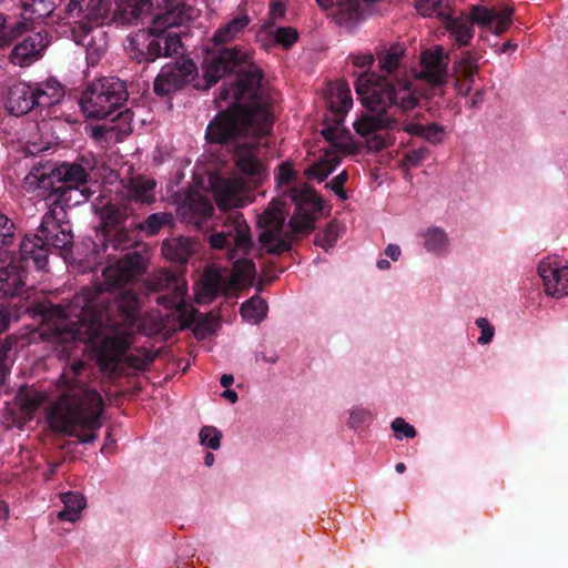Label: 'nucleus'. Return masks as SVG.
Instances as JSON below:
<instances>
[{"label": "nucleus", "mask_w": 568, "mask_h": 568, "mask_svg": "<svg viewBox=\"0 0 568 568\" xmlns=\"http://www.w3.org/2000/svg\"><path fill=\"white\" fill-rule=\"evenodd\" d=\"M113 234L105 233L108 243L122 253L102 272V282L83 287L65 305L49 301L38 302L27 311L41 320L40 336L69 352L73 342L91 343L103 327L132 323L139 315V298L126 286L133 284L148 270L146 245L138 240V230L130 222Z\"/></svg>", "instance_id": "nucleus-1"}, {"label": "nucleus", "mask_w": 568, "mask_h": 568, "mask_svg": "<svg viewBox=\"0 0 568 568\" xmlns=\"http://www.w3.org/2000/svg\"><path fill=\"white\" fill-rule=\"evenodd\" d=\"M203 74L210 87L225 75H236L230 85L219 89L216 100L232 102L207 124L206 142L231 151L236 168L244 175H261L264 170L257 156L261 140L272 132L274 123L273 100L262 87L263 70L254 63L248 49L234 45L207 55Z\"/></svg>", "instance_id": "nucleus-2"}, {"label": "nucleus", "mask_w": 568, "mask_h": 568, "mask_svg": "<svg viewBox=\"0 0 568 568\" xmlns=\"http://www.w3.org/2000/svg\"><path fill=\"white\" fill-rule=\"evenodd\" d=\"M355 91L367 112L354 122V130L367 139V148L379 152L393 143L388 132L396 130L402 116L419 105L420 94L409 81L363 72L355 81Z\"/></svg>", "instance_id": "nucleus-3"}, {"label": "nucleus", "mask_w": 568, "mask_h": 568, "mask_svg": "<svg viewBox=\"0 0 568 568\" xmlns=\"http://www.w3.org/2000/svg\"><path fill=\"white\" fill-rule=\"evenodd\" d=\"M83 368L84 363L78 361L60 376L61 394L48 410V423L53 432L89 444L98 438L102 426L103 399L98 390L77 379Z\"/></svg>", "instance_id": "nucleus-4"}, {"label": "nucleus", "mask_w": 568, "mask_h": 568, "mask_svg": "<svg viewBox=\"0 0 568 568\" xmlns=\"http://www.w3.org/2000/svg\"><path fill=\"white\" fill-rule=\"evenodd\" d=\"M284 195L295 205L288 220V230L284 231L287 211L282 200H273L257 217V226L261 229L258 242L267 253L274 255L290 251L291 242L296 236L313 232L315 220L323 209L322 199L306 183L288 186Z\"/></svg>", "instance_id": "nucleus-5"}, {"label": "nucleus", "mask_w": 568, "mask_h": 568, "mask_svg": "<svg viewBox=\"0 0 568 568\" xmlns=\"http://www.w3.org/2000/svg\"><path fill=\"white\" fill-rule=\"evenodd\" d=\"M209 242L215 250L225 251L230 261H234L231 282L235 286L252 285L256 268L253 260L245 257L253 247L250 226L239 212H232L222 230L213 233Z\"/></svg>", "instance_id": "nucleus-6"}, {"label": "nucleus", "mask_w": 568, "mask_h": 568, "mask_svg": "<svg viewBox=\"0 0 568 568\" xmlns=\"http://www.w3.org/2000/svg\"><path fill=\"white\" fill-rule=\"evenodd\" d=\"M65 216L63 209L52 207L42 216L38 233L21 241L19 252L24 260H31L37 270L45 268L51 250H71L73 233Z\"/></svg>", "instance_id": "nucleus-7"}, {"label": "nucleus", "mask_w": 568, "mask_h": 568, "mask_svg": "<svg viewBox=\"0 0 568 568\" xmlns=\"http://www.w3.org/2000/svg\"><path fill=\"white\" fill-rule=\"evenodd\" d=\"M128 98L124 81L116 77H103L88 84L81 94L80 106L87 118L102 120L120 112Z\"/></svg>", "instance_id": "nucleus-8"}, {"label": "nucleus", "mask_w": 568, "mask_h": 568, "mask_svg": "<svg viewBox=\"0 0 568 568\" xmlns=\"http://www.w3.org/2000/svg\"><path fill=\"white\" fill-rule=\"evenodd\" d=\"M126 51L138 63H152L159 58L182 54V42L172 30L142 31L128 39Z\"/></svg>", "instance_id": "nucleus-9"}, {"label": "nucleus", "mask_w": 568, "mask_h": 568, "mask_svg": "<svg viewBox=\"0 0 568 568\" xmlns=\"http://www.w3.org/2000/svg\"><path fill=\"white\" fill-rule=\"evenodd\" d=\"M90 174L85 166L78 162H62L60 165L50 168V172L33 168L27 176L30 184L37 189L49 190V193L59 192L63 189H79L88 184Z\"/></svg>", "instance_id": "nucleus-10"}, {"label": "nucleus", "mask_w": 568, "mask_h": 568, "mask_svg": "<svg viewBox=\"0 0 568 568\" xmlns=\"http://www.w3.org/2000/svg\"><path fill=\"white\" fill-rule=\"evenodd\" d=\"M328 114L325 115V124L321 133L324 139L338 151H345L347 145L337 140L346 132L342 129L344 118L353 105L351 90L345 83L337 85V93L327 99Z\"/></svg>", "instance_id": "nucleus-11"}, {"label": "nucleus", "mask_w": 568, "mask_h": 568, "mask_svg": "<svg viewBox=\"0 0 568 568\" xmlns=\"http://www.w3.org/2000/svg\"><path fill=\"white\" fill-rule=\"evenodd\" d=\"M197 75V68L193 60L181 58L174 63H168L162 67L156 75L153 90L155 94L165 97L174 91L182 89L193 81Z\"/></svg>", "instance_id": "nucleus-12"}, {"label": "nucleus", "mask_w": 568, "mask_h": 568, "mask_svg": "<svg viewBox=\"0 0 568 568\" xmlns=\"http://www.w3.org/2000/svg\"><path fill=\"white\" fill-rule=\"evenodd\" d=\"M466 12L474 27L499 37L511 27L515 10L509 6H503L498 9L477 3L468 6Z\"/></svg>", "instance_id": "nucleus-13"}, {"label": "nucleus", "mask_w": 568, "mask_h": 568, "mask_svg": "<svg viewBox=\"0 0 568 568\" xmlns=\"http://www.w3.org/2000/svg\"><path fill=\"white\" fill-rule=\"evenodd\" d=\"M101 27L79 22L71 30L74 42L85 48L87 61L91 67L100 62L109 48L108 34Z\"/></svg>", "instance_id": "nucleus-14"}, {"label": "nucleus", "mask_w": 568, "mask_h": 568, "mask_svg": "<svg viewBox=\"0 0 568 568\" xmlns=\"http://www.w3.org/2000/svg\"><path fill=\"white\" fill-rule=\"evenodd\" d=\"M448 62L449 57L440 45L423 51L420 54V69L416 74V79L423 80L434 88L440 87L447 79Z\"/></svg>", "instance_id": "nucleus-15"}, {"label": "nucleus", "mask_w": 568, "mask_h": 568, "mask_svg": "<svg viewBox=\"0 0 568 568\" xmlns=\"http://www.w3.org/2000/svg\"><path fill=\"white\" fill-rule=\"evenodd\" d=\"M111 0H69L65 12L75 23L103 26L110 20Z\"/></svg>", "instance_id": "nucleus-16"}, {"label": "nucleus", "mask_w": 568, "mask_h": 568, "mask_svg": "<svg viewBox=\"0 0 568 568\" xmlns=\"http://www.w3.org/2000/svg\"><path fill=\"white\" fill-rule=\"evenodd\" d=\"M31 260H12L7 265L0 264V298L18 297L24 292L28 266Z\"/></svg>", "instance_id": "nucleus-17"}, {"label": "nucleus", "mask_w": 568, "mask_h": 568, "mask_svg": "<svg viewBox=\"0 0 568 568\" xmlns=\"http://www.w3.org/2000/svg\"><path fill=\"white\" fill-rule=\"evenodd\" d=\"M49 41L41 32H33L14 44L9 55L10 62L26 68L42 57Z\"/></svg>", "instance_id": "nucleus-18"}, {"label": "nucleus", "mask_w": 568, "mask_h": 568, "mask_svg": "<svg viewBox=\"0 0 568 568\" xmlns=\"http://www.w3.org/2000/svg\"><path fill=\"white\" fill-rule=\"evenodd\" d=\"M547 295L559 298L568 294V266H557L542 261L538 265Z\"/></svg>", "instance_id": "nucleus-19"}, {"label": "nucleus", "mask_w": 568, "mask_h": 568, "mask_svg": "<svg viewBox=\"0 0 568 568\" xmlns=\"http://www.w3.org/2000/svg\"><path fill=\"white\" fill-rule=\"evenodd\" d=\"M6 109L16 116H21L36 108L33 85L26 82L12 84L6 95Z\"/></svg>", "instance_id": "nucleus-20"}, {"label": "nucleus", "mask_w": 568, "mask_h": 568, "mask_svg": "<svg viewBox=\"0 0 568 568\" xmlns=\"http://www.w3.org/2000/svg\"><path fill=\"white\" fill-rule=\"evenodd\" d=\"M442 22L456 44L459 47L470 44L475 30L466 11L462 12L458 17H453L447 12Z\"/></svg>", "instance_id": "nucleus-21"}, {"label": "nucleus", "mask_w": 568, "mask_h": 568, "mask_svg": "<svg viewBox=\"0 0 568 568\" xmlns=\"http://www.w3.org/2000/svg\"><path fill=\"white\" fill-rule=\"evenodd\" d=\"M133 209L129 203L121 205L108 203L100 211L102 226L105 233H111L113 230L122 227L131 222Z\"/></svg>", "instance_id": "nucleus-22"}, {"label": "nucleus", "mask_w": 568, "mask_h": 568, "mask_svg": "<svg viewBox=\"0 0 568 568\" xmlns=\"http://www.w3.org/2000/svg\"><path fill=\"white\" fill-rule=\"evenodd\" d=\"M194 253V242L190 237L166 239L162 243V254L171 262L185 265Z\"/></svg>", "instance_id": "nucleus-23"}, {"label": "nucleus", "mask_w": 568, "mask_h": 568, "mask_svg": "<svg viewBox=\"0 0 568 568\" xmlns=\"http://www.w3.org/2000/svg\"><path fill=\"white\" fill-rule=\"evenodd\" d=\"M456 77L455 87L458 94L467 97L474 85L475 75L478 73V65L476 60L470 55L463 57L454 65Z\"/></svg>", "instance_id": "nucleus-24"}, {"label": "nucleus", "mask_w": 568, "mask_h": 568, "mask_svg": "<svg viewBox=\"0 0 568 568\" xmlns=\"http://www.w3.org/2000/svg\"><path fill=\"white\" fill-rule=\"evenodd\" d=\"M155 186L156 182L151 178H145L143 175L130 178L125 185L129 195L128 203L131 205V202L141 204H150L154 202Z\"/></svg>", "instance_id": "nucleus-25"}, {"label": "nucleus", "mask_w": 568, "mask_h": 568, "mask_svg": "<svg viewBox=\"0 0 568 568\" xmlns=\"http://www.w3.org/2000/svg\"><path fill=\"white\" fill-rule=\"evenodd\" d=\"M182 215L195 225L204 223L213 213L211 201L202 195L189 196L181 206Z\"/></svg>", "instance_id": "nucleus-26"}, {"label": "nucleus", "mask_w": 568, "mask_h": 568, "mask_svg": "<svg viewBox=\"0 0 568 568\" xmlns=\"http://www.w3.org/2000/svg\"><path fill=\"white\" fill-rule=\"evenodd\" d=\"M90 196L91 192L85 185L79 189L69 187L59 192L48 193L47 200L50 201L51 205L57 207V210L63 209V211H65V207L79 205L88 201Z\"/></svg>", "instance_id": "nucleus-27"}, {"label": "nucleus", "mask_w": 568, "mask_h": 568, "mask_svg": "<svg viewBox=\"0 0 568 568\" xmlns=\"http://www.w3.org/2000/svg\"><path fill=\"white\" fill-rule=\"evenodd\" d=\"M111 121L112 125L99 124L92 126V138L98 141L106 140V135L115 130L120 133H130L132 131L133 112L130 109H124L118 112Z\"/></svg>", "instance_id": "nucleus-28"}, {"label": "nucleus", "mask_w": 568, "mask_h": 568, "mask_svg": "<svg viewBox=\"0 0 568 568\" xmlns=\"http://www.w3.org/2000/svg\"><path fill=\"white\" fill-rule=\"evenodd\" d=\"M173 221L171 213L158 212L152 213L148 217L140 220L139 216H132L130 226L138 230L143 236H154L160 230Z\"/></svg>", "instance_id": "nucleus-29"}, {"label": "nucleus", "mask_w": 568, "mask_h": 568, "mask_svg": "<svg viewBox=\"0 0 568 568\" xmlns=\"http://www.w3.org/2000/svg\"><path fill=\"white\" fill-rule=\"evenodd\" d=\"M33 85L36 108H49L57 104L64 95L63 87L55 80Z\"/></svg>", "instance_id": "nucleus-30"}, {"label": "nucleus", "mask_w": 568, "mask_h": 568, "mask_svg": "<svg viewBox=\"0 0 568 568\" xmlns=\"http://www.w3.org/2000/svg\"><path fill=\"white\" fill-rule=\"evenodd\" d=\"M396 130L423 138L432 144L442 143L444 138V126L437 123L424 125L416 122L402 121Z\"/></svg>", "instance_id": "nucleus-31"}, {"label": "nucleus", "mask_w": 568, "mask_h": 568, "mask_svg": "<svg viewBox=\"0 0 568 568\" xmlns=\"http://www.w3.org/2000/svg\"><path fill=\"white\" fill-rule=\"evenodd\" d=\"M61 501L64 507L58 513V518L62 521L75 523L80 518L81 511L87 507L85 497L78 491H68L61 494Z\"/></svg>", "instance_id": "nucleus-32"}, {"label": "nucleus", "mask_w": 568, "mask_h": 568, "mask_svg": "<svg viewBox=\"0 0 568 568\" xmlns=\"http://www.w3.org/2000/svg\"><path fill=\"white\" fill-rule=\"evenodd\" d=\"M251 19L247 14H241L233 18L231 21L220 27L214 36L213 40L216 44H224L234 40L244 29L250 24Z\"/></svg>", "instance_id": "nucleus-33"}, {"label": "nucleus", "mask_w": 568, "mask_h": 568, "mask_svg": "<svg viewBox=\"0 0 568 568\" xmlns=\"http://www.w3.org/2000/svg\"><path fill=\"white\" fill-rule=\"evenodd\" d=\"M379 70L393 74L400 65L405 54V47L400 43H394L388 49L377 51Z\"/></svg>", "instance_id": "nucleus-34"}, {"label": "nucleus", "mask_w": 568, "mask_h": 568, "mask_svg": "<svg viewBox=\"0 0 568 568\" xmlns=\"http://www.w3.org/2000/svg\"><path fill=\"white\" fill-rule=\"evenodd\" d=\"M339 161L341 159L334 152L326 151L325 158L308 166L305 175L308 179H316L318 182H323L339 164Z\"/></svg>", "instance_id": "nucleus-35"}, {"label": "nucleus", "mask_w": 568, "mask_h": 568, "mask_svg": "<svg viewBox=\"0 0 568 568\" xmlns=\"http://www.w3.org/2000/svg\"><path fill=\"white\" fill-rule=\"evenodd\" d=\"M150 12L146 0H123L120 4L121 19L128 24H135Z\"/></svg>", "instance_id": "nucleus-36"}, {"label": "nucleus", "mask_w": 568, "mask_h": 568, "mask_svg": "<svg viewBox=\"0 0 568 568\" xmlns=\"http://www.w3.org/2000/svg\"><path fill=\"white\" fill-rule=\"evenodd\" d=\"M54 9L52 0H23L22 14L31 21L42 20L49 17Z\"/></svg>", "instance_id": "nucleus-37"}, {"label": "nucleus", "mask_w": 568, "mask_h": 568, "mask_svg": "<svg viewBox=\"0 0 568 568\" xmlns=\"http://www.w3.org/2000/svg\"><path fill=\"white\" fill-rule=\"evenodd\" d=\"M267 310V303L258 295H255L245 301L240 311L244 320L258 324L266 317Z\"/></svg>", "instance_id": "nucleus-38"}, {"label": "nucleus", "mask_w": 568, "mask_h": 568, "mask_svg": "<svg viewBox=\"0 0 568 568\" xmlns=\"http://www.w3.org/2000/svg\"><path fill=\"white\" fill-rule=\"evenodd\" d=\"M45 396L43 393L36 389H20L18 393V400L21 412L29 418L39 409L43 404Z\"/></svg>", "instance_id": "nucleus-39"}, {"label": "nucleus", "mask_w": 568, "mask_h": 568, "mask_svg": "<svg viewBox=\"0 0 568 568\" xmlns=\"http://www.w3.org/2000/svg\"><path fill=\"white\" fill-rule=\"evenodd\" d=\"M424 246L428 252L442 253L448 247V237L446 232L437 226L429 227L424 233Z\"/></svg>", "instance_id": "nucleus-40"}, {"label": "nucleus", "mask_w": 568, "mask_h": 568, "mask_svg": "<svg viewBox=\"0 0 568 568\" xmlns=\"http://www.w3.org/2000/svg\"><path fill=\"white\" fill-rule=\"evenodd\" d=\"M416 10L424 17H437L440 20L447 13L448 4L446 0H416Z\"/></svg>", "instance_id": "nucleus-41"}, {"label": "nucleus", "mask_w": 568, "mask_h": 568, "mask_svg": "<svg viewBox=\"0 0 568 568\" xmlns=\"http://www.w3.org/2000/svg\"><path fill=\"white\" fill-rule=\"evenodd\" d=\"M153 286L158 291L169 290L173 287L180 295L185 293V283H182L178 275L169 272L162 271L156 275L153 280Z\"/></svg>", "instance_id": "nucleus-42"}, {"label": "nucleus", "mask_w": 568, "mask_h": 568, "mask_svg": "<svg viewBox=\"0 0 568 568\" xmlns=\"http://www.w3.org/2000/svg\"><path fill=\"white\" fill-rule=\"evenodd\" d=\"M223 276L216 271H207L205 273L204 293L210 300L215 298L222 288Z\"/></svg>", "instance_id": "nucleus-43"}, {"label": "nucleus", "mask_w": 568, "mask_h": 568, "mask_svg": "<svg viewBox=\"0 0 568 568\" xmlns=\"http://www.w3.org/2000/svg\"><path fill=\"white\" fill-rule=\"evenodd\" d=\"M200 443L211 449H219L221 446L222 433L214 426H203L199 434Z\"/></svg>", "instance_id": "nucleus-44"}, {"label": "nucleus", "mask_w": 568, "mask_h": 568, "mask_svg": "<svg viewBox=\"0 0 568 568\" xmlns=\"http://www.w3.org/2000/svg\"><path fill=\"white\" fill-rule=\"evenodd\" d=\"M16 237V225L4 214L0 213V250L13 243Z\"/></svg>", "instance_id": "nucleus-45"}, {"label": "nucleus", "mask_w": 568, "mask_h": 568, "mask_svg": "<svg viewBox=\"0 0 568 568\" xmlns=\"http://www.w3.org/2000/svg\"><path fill=\"white\" fill-rule=\"evenodd\" d=\"M298 39V32L292 27H280L275 30L274 40L284 49H290Z\"/></svg>", "instance_id": "nucleus-46"}, {"label": "nucleus", "mask_w": 568, "mask_h": 568, "mask_svg": "<svg viewBox=\"0 0 568 568\" xmlns=\"http://www.w3.org/2000/svg\"><path fill=\"white\" fill-rule=\"evenodd\" d=\"M338 239L337 226L334 223L327 224L323 234L316 235L315 244L323 247L324 250H328L333 247Z\"/></svg>", "instance_id": "nucleus-47"}, {"label": "nucleus", "mask_w": 568, "mask_h": 568, "mask_svg": "<svg viewBox=\"0 0 568 568\" xmlns=\"http://www.w3.org/2000/svg\"><path fill=\"white\" fill-rule=\"evenodd\" d=\"M429 154V149L426 146L413 149L405 153L403 162L408 166L416 168L427 160Z\"/></svg>", "instance_id": "nucleus-48"}, {"label": "nucleus", "mask_w": 568, "mask_h": 568, "mask_svg": "<svg viewBox=\"0 0 568 568\" xmlns=\"http://www.w3.org/2000/svg\"><path fill=\"white\" fill-rule=\"evenodd\" d=\"M297 172L291 162H282L277 168L276 181L278 186L288 185L296 180Z\"/></svg>", "instance_id": "nucleus-49"}, {"label": "nucleus", "mask_w": 568, "mask_h": 568, "mask_svg": "<svg viewBox=\"0 0 568 568\" xmlns=\"http://www.w3.org/2000/svg\"><path fill=\"white\" fill-rule=\"evenodd\" d=\"M392 429L398 439H402L403 436L406 438H414L417 434L414 426L406 423L402 417H397L392 422Z\"/></svg>", "instance_id": "nucleus-50"}, {"label": "nucleus", "mask_w": 568, "mask_h": 568, "mask_svg": "<svg viewBox=\"0 0 568 568\" xmlns=\"http://www.w3.org/2000/svg\"><path fill=\"white\" fill-rule=\"evenodd\" d=\"M348 180V174L346 171L341 172L339 174L335 175L331 182L327 184V186L342 200L347 199V194L344 190V184Z\"/></svg>", "instance_id": "nucleus-51"}, {"label": "nucleus", "mask_w": 568, "mask_h": 568, "mask_svg": "<svg viewBox=\"0 0 568 568\" xmlns=\"http://www.w3.org/2000/svg\"><path fill=\"white\" fill-rule=\"evenodd\" d=\"M476 325L480 328V336L478 343L481 345L489 344L494 337L495 329L487 318L479 317L476 320Z\"/></svg>", "instance_id": "nucleus-52"}, {"label": "nucleus", "mask_w": 568, "mask_h": 568, "mask_svg": "<svg viewBox=\"0 0 568 568\" xmlns=\"http://www.w3.org/2000/svg\"><path fill=\"white\" fill-rule=\"evenodd\" d=\"M26 22H17L9 32L0 34V49L8 47L13 39L19 37L26 30Z\"/></svg>", "instance_id": "nucleus-53"}, {"label": "nucleus", "mask_w": 568, "mask_h": 568, "mask_svg": "<svg viewBox=\"0 0 568 568\" xmlns=\"http://www.w3.org/2000/svg\"><path fill=\"white\" fill-rule=\"evenodd\" d=\"M149 3L150 9H159V10H166L169 12H172L174 9H176L183 0H146Z\"/></svg>", "instance_id": "nucleus-54"}, {"label": "nucleus", "mask_w": 568, "mask_h": 568, "mask_svg": "<svg viewBox=\"0 0 568 568\" xmlns=\"http://www.w3.org/2000/svg\"><path fill=\"white\" fill-rule=\"evenodd\" d=\"M371 417V414L366 409L357 408L353 409L349 414L348 425L351 427H356L363 423H365Z\"/></svg>", "instance_id": "nucleus-55"}, {"label": "nucleus", "mask_w": 568, "mask_h": 568, "mask_svg": "<svg viewBox=\"0 0 568 568\" xmlns=\"http://www.w3.org/2000/svg\"><path fill=\"white\" fill-rule=\"evenodd\" d=\"M349 58L352 59L353 64L359 69L371 68L375 61L372 53L353 54L349 55Z\"/></svg>", "instance_id": "nucleus-56"}, {"label": "nucleus", "mask_w": 568, "mask_h": 568, "mask_svg": "<svg viewBox=\"0 0 568 568\" xmlns=\"http://www.w3.org/2000/svg\"><path fill=\"white\" fill-rule=\"evenodd\" d=\"M126 362L131 367H133L135 369H144L146 366H149L153 362V358L151 356L140 357V356L130 354L126 356Z\"/></svg>", "instance_id": "nucleus-57"}, {"label": "nucleus", "mask_w": 568, "mask_h": 568, "mask_svg": "<svg viewBox=\"0 0 568 568\" xmlns=\"http://www.w3.org/2000/svg\"><path fill=\"white\" fill-rule=\"evenodd\" d=\"M485 92L483 89L476 90L468 102L471 109H478L484 102Z\"/></svg>", "instance_id": "nucleus-58"}, {"label": "nucleus", "mask_w": 568, "mask_h": 568, "mask_svg": "<svg viewBox=\"0 0 568 568\" xmlns=\"http://www.w3.org/2000/svg\"><path fill=\"white\" fill-rule=\"evenodd\" d=\"M400 247L396 244H389L385 248V254L390 257L393 261H397L400 256Z\"/></svg>", "instance_id": "nucleus-59"}, {"label": "nucleus", "mask_w": 568, "mask_h": 568, "mask_svg": "<svg viewBox=\"0 0 568 568\" xmlns=\"http://www.w3.org/2000/svg\"><path fill=\"white\" fill-rule=\"evenodd\" d=\"M9 322V314L4 310L0 308V334L7 329Z\"/></svg>", "instance_id": "nucleus-60"}, {"label": "nucleus", "mask_w": 568, "mask_h": 568, "mask_svg": "<svg viewBox=\"0 0 568 568\" xmlns=\"http://www.w3.org/2000/svg\"><path fill=\"white\" fill-rule=\"evenodd\" d=\"M222 397H224L225 399L230 400L232 404L236 403L237 399H239L237 393L235 390H233V389H230V388H226L222 393Z\"/></svg>", "instance_id": "nucleus-61"}, {"label": "nucleus", "mask_w": 568, "mask_h": 568, "mask_svg": "<svg viewBox=\"0 0 568 568\" xmlns=\"http://www.w3.org/2000/svg\"><path fill=\"white\" fill-rule=\"evenodd\" d=\"M220 383L224 388H229L234 383V377L231 374H223L220 378Z\"/></svg>", "instance_id": "nucleus-62"}, {"label": "nucleus", "mask_w": 568, "mask_h": 568, "mask_svg": "<svg viewBox=\"0 0 568 568\" xmlns=\"http://www.w3.org/2000/svg\"><path fill=\"white\" fill-rule=\"evenodd\" d=\"M517 49V44L516 43H513L511 41H507L505 42L501 48H500V52L501 53H506L508 51H515Z\"/></svg>", "instance_id": "nucleus-63"}, {"label": "nucleus", "mask_w": 568, "mask_h": 568, "mask_svg": "<svg viewBox=\"0 0 568 568\" xmlns=\"http://www.w3.org/2000/svg\"><path fill=\"white\" fill-rule=\"evenodd\" d=\"M8 516H9V507L4 501L0 500V520L7 519Z\"/></svg>", "instance_id": "nucleus-64"}]
</instances>
